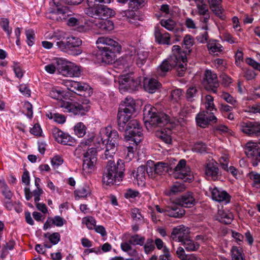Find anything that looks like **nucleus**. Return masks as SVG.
<instances>
[{"mask_svg": "<svg viewBox=\"0 0 260 260\" xmlns=\"http://www.w3.org/2000/svg\"><path fill=\"white\" fill-rule=\"evenodd\" d=\"M96 43L102 61L107 64L114 62L115 52H119L121 49L119 43L111 38L105 37H100Z\"/></svg>", "mask_w": 260, "mask_h": 260, "instance_id": "obj_1", "label": "nucleus"}, {"mask_svg": "<svg viewBox=\"0 0 260 260\" xmlns=\"http://www.w3.org/2000/svg\"><path fill=\"white\" fill-rule=\"evenodd\" d=\"M124 165L119 160L116 164L109 159L104 171L103 181L107 185L114 184L122 180L124 176Z\"/></svg>", "mask_w": 260, "mask_h": 260, "instance_id": "obj_2", "label": "nucleus"}, {"mask_svg": "<svg viewBox=\"0 0 260 260\" xmlns=\"http://www.w3.org/2000/svg\"><path fill=\"white\" fill-rule=\"evenodd\" d=\"M59 107L64 112H69L75 115L83 116L89 111L90 108L89 100L85 99L83 102L61 101Z\"/></svg>", "mask_w": 260, "mask_h": 260, "instance_id": "obj_3", "label": "nucleus"}, {"mask_svg": "<svg viewBox=\"0 0 260 260\" xmlns=\"http://www.w3.org/2000/svg\"><path fill=\"white\" fill-rule=\"evenodd\" d=\"M145 121L147 126V123L153 126H160L169 121V116L162 112H159L154 107L148 106L144 111Z\"/></svg>", "mask_w": 260, "mask_h": 260, "instance_id": "obj_4", "label": "nucleus"}, {"mask_svg": "<svg viewBox=\"0 0 260 260\" xmlns=\"http://www.w3.org/2000/svg\"><path fill=\"white\" fill-rule=\"evenodd\" d=\"M148 57V52L132 48L128 54L121 58L120 61L125 68L131 66L134 61L138 67H141L145 63Z\"/></svg>", "mask_w": 260, "mask_h": 260, "instance_id": "obj_5", "label": "nucleus"}, {"mask_svg": "<svg viewBox=\"0 0 260 260\" xmlns=\"http://www.w3.org/2000/svg\"><path fill=\"white\" fill-rule=\"evenodd\" d=\"M125 126V138L127 141H133L136 146L142 139V131L139 122L136 119H132L127 122Z\"/></svg>", "mask_w": 260, "mask_h": 260, "instance_id": "obj_6", "label": "nucleus"}, {"mask_svg": "<svg viewBox=\"0 0 260 260\" xmlns=\"http://www.w3.org/2000/svg\"><path fill=\"white\" fill-rule=\"evenodd\" d=\"M173 176L175 179L183 180L185 182H191L193 179L191 169L186 165L184 159H181L174 168Z\"/></svg>", "mask_w": 260, "mask_h": 260, "instance_id": "obj_7", "label": "nucleus"}, {"mask_svg": "<svg viewBox=\"0 0 260 260\" xmlns=\"http://www.w3.org/2000/svg\"><path fill=\"white\" fill-rule=\"evenodd\" d=\"M85 13L90 17L95 19H107L115 15V11L106 6L99 4L92 8H87Z\"/></svg>", "mask_w": 260, "mask_h": 260, "instance_id": "obj_8", "label": "nucleus"}, {"mask_svg": "<svg viewBox=\"0 0 260 260\" xmlns=\"http://www.w3.org/2000/svg\"><path fill=\"white\" fill-rule=\"evenodd\" d=\"M84 159L82 165L83 173L88 175L93 173L95 170L97 161V150L91 148L87 152L83 153Z\"/></svg>", "mask_w": 260, "mask_h": 260, "instance_id": "obj_9", "label": "nucleus"}, {"mask_svg": "<svg viewBox=\"0 0 260 260\" xmlns=\"http://www.w3.org/2000/svg\"><path fill=\"white\" fill-rule=\"evenodd\" d=\"M132 75L126 74L120 77L119 89L122 93L129 90H135L140 85V79Z\"/></svg>", "mask_w": 260, "mask_h": 260, "instance_id": "obj_10", "label": "nucleus"}, {"mask_svg": "<svg viewBox=\"0 0 260 260\" xmlns=\"http://www.w3.org/2000/svg\"><path fill=\"white\" fill-rule=\"evenodd\" d=\"M83 0H60L56 2V9L54 11H52L53 13L60 14L62 15V19H66L67 17L72 15L73 12L71 10L70 7L66 4L70 3L71 5H79L81 4Z\"/></svg>", "mask_w": 260, "mask_h": 260, "instance_id": "obj_11", "label": "nucleus"}, {"mask_svg": "<svg viewBox=\"0 0 260 260\" xmlns=\"http://www.w3.org/2000/svg\"><path fill=\"white\" fill-rule=\"evenodd\" d=\"M68 89L84 97H88L92 93V88L86 83L75 81L67 82Z\"/></svg>", "mask_w": 260, "mask_h": 260, "instance_id": "obj_12", "label": "nucleus"}, {"mask_svg": "<svg viewBox=\"0 0 260 260\" xmlns=\"http://www.w3.org/2000/svg\"><path fill=\"white\" fill-rule=\"evenodd\" d=\"M203 83L207 90L216 93L219 83L216 74L206 70L204 73Z\"/></svg>", "mask_w": 260, "mask_h": 260, "instance_id": "obj_13", "label": "nucleus"}, {"mask_svg": "<svg viewBox=\"0 0 260 260\" xmlns=\"http://www.w3.org/2000/svg\"><path fill=\"white\" fill-rule=\"evenodd\" d=\"M197 124L198 126L205 128L211 123H216L217 118L213 112L203 111L199 113L196 117Z\"/></svg>", "mask_w": 260, "mask_h": 260, "instance_id": "obj_14", "label": "nucleus"}, {"mask_svg": "<svg viewBox=\"0 0 260 260\" xmlns=\"http://www.w3.org/2000/svg\"><path fill=\"white\" fill-rule=\"evenodd\" d=\"M52 135L56 141L61 144L74 146L76 144V141L73 137L57 127L52 129Z\"/></svg>", "mask_w": 260, "mask_h": 260, "instance_id": "obj_15", "label": "nucleus"}, {"mask_svg": "<svg viewBox=\"0 0 260 260\" xmlns=\"http://www.w3.org/2000/svg\"><path fill=\"white\" fill-rule=\"evenodd\" d=\"M240 130L249 136H258L260 135V125L258 122L246 120L240 122Z\"/></svg>", "mask_w": 260, "mask_h": 260, "instance_id": "obj_16", "label": "nucleus"}, {"mask_svg": "<svg viewBox=\"0 0 260 260\" xmlns=\"http://www.w3.org/2000/svg\"><path fill=\"white\" fill-rule=\"evenodd\" d=\"M81 73V67L74 63H70L69 64H65V61L61 66V70L60 74L66 77H79Z\"/></svg>", "mask_w": 260, "mask_h": 260, "instance_id": "obj_17", "label": "nucleus"}, {"mask_svg": "<svg viewBox=\"0 0 260 260\" xmlns=\"http://www.w3.org/2000/svg\"><path fill=\"white\" fill-rule=\"evenodd\" d=\"M172 239L182 243L189 237V230L183 225H181L173 229L171 234Z\"/></svg>", "mask_w": 260, "mask_h": 260, "instance_id": "obj_18", "label": "nucleus"}, {"mask_svg": "<svg viewBox=\"0 0 260 260\" xmlns=\"http://www.w3.org/2000/svg\"><path fill=\"white\" fill-rule=\"evenodd\" d=\"M66 44L69 50V53L73 55H78L82 53L80 46L82 44V41L79 38L70 37L66 39Z\"/></svg>", "mask_w": 260, "mask_h": 260, "instance_id": "obj_19", "label": "nucleus"}, {"mask_svg": "<svg viewBox=\"0 0 260 260\" xmlns=\"http://www.w3.org/2000/svg\"><path fill=\"white\" fill-rule=\"evenodd\" d=\"M154 35L155 41L159 44L167 45L171 44L170 34L159 27L156 26L155 27Z\"/></svg>", "mask_w": 260, "mask_h": 260, "instance_id": "obj_20", "label": "nucleus"}, {"mask_svg": "<svg viewBox=\"0 0 260 260\" xmlns=\"http://www.w3.org/2000/svg\"><path fill=\"white\" fill-rule=\"evenodd\" d=\"M260 144V140H259ZM245 153L247 156L260 161V149L258 146L253 142H248L245 147Z\"/></svg>", "mask_w": 260, "mask_h": 260, "instance_id": "obj_21", "label": "nucleus"}, {"mask_svg": "<svg viewBox=\"0 0 260 260\" xmlns=\"http://www.w3.org/2000/svg\"><path fill=\"white\" fill-rule=\"evenodd\" d=\"M211 192L212 199L218 202H225V203H230L231 201L230 195L224 190H221L217 187L210 188Z\"/></svg>", "mask_w": 260, "mask_h": 260, "instance_id": "obj_22", "label": "nucleus"}, {"mask_svg": "<svg viewBox=\"0 0 260 260\" xmlns=\"http://www.w3.org/2000/svg\"><path fill=\"white\" fill-rule=\"evenodd\" d=\"M205 175L207 179L212 181L218 180L221 177V172L218 167L213 164H209L207 165Z\"/></svg>", "mask_w": 260, "mask_h": 260, "instance_id": "obj_23", "label": "nucleus"}, {"mask_svg": "<svg viewBox=\"0 0 260 260\" xmlns=\"http://www.w3.org/2000/svg\"><path fill=\"white\" fill-rule=\"evenodd\" d=\"M167 215L175 217L181 218L185 213L183 207L180 204H173L167 207Z\"/></svg>", "mask_w": 260, "mask_h": 260, "instance_id": "obj_24", "label": "nucleus"}, {"mask_svg": "<svg viewBox=\"0 0 260 260\" xmlns=\"http://www.w3.org/2000/svg\"><path fill=\"white\" fill-rule=\"evenodd\" d=\"M133 114H128V111L119 109L117 114L118 128L120 131H123L127 122L131 118Z\"/></svg>", "mask_w": 260, "mask_h": 260, "instance_id": "obj_25", "label": "nucleus"}, {"mask_svg": "<svg viewBox=\"0 0 260 260\" xmlns=\"http://www.w3.org/2000/svg\"><path fill=\"white\" fill-rule=\"evenodd\" d=\"M210 8L216 15L221 19H223L224 16L222 15L223 9L221 6L222 0H207Z\"/></svg>", "mask_w": 260, "mask_h": 260, "instance_id": "obj_26", "label": "nucleus"}, {"mask_svg": "<svg viewBox=\"0 0 260 260\" xmlns=\"http://www.w3.org/2000/svg\"><path fill=\"white\" fill-rule=\"evenodd\" d=\"M160 86L161 84L156 79L145 78L144 80V88L149 93H153L155 92Z\"/></svg>", "mask_w": 260, "mask_h": 260, "instance_id": "obj_27", "label": "nucleus"}, {"mask_svg": "<svg viewBox=\"0 0 260 260\" xmlns=\"http://www.w3.org/2000/svg\"><path fill=\"white\" fill-rule=\"evenodd\" d=\"M94 25L102 33L110 31L114 28L113 22L107 19H98L95 21Z\"/></svg>", "mask_w": 260, "mask_h": 260, "instance_id": "obj_28", "label": "nucleus"}, {"mask_svg": "<svg viewBox=\"0 0 260 260\" xmlns=\"http://www.w3.org/2000/svg\"><path fill=\"white\" fill-rule=\"evenodd\" d=\"M173 55L171 57L170 61L182 60L183 62H187L186 52L181 51V47L179 45H174L172 47Z\"/></svg>", "mask_w": 260, "mask_h": 260, "instance_id": "obj_29", "label": "nucleus"}, {"mask_svg": "<svg viewBox=\"0 0 260 260\" xmlns=\"http://www.w3.org/2000/svg\"><path fill=\"white\" fill-rule=\"evenodd\" d=\"M196 201L193 193L187 192L182 195L179 200V203L183 207L189 208L196 204Z\"/></svg>", "mask_w": 260, "mask_h": 260, "instance_id": "obj_30", "label": "nucleus"}, {"mask_svg": "<svg viewBox=\"0 0 260 260\" xmlns=\"http://www.w3.org/2000/svg\"><path fill=\"white\" fill-rule=\"evenodd\" d=\"M103 133L107 137L108 142L118 144L119 137L116 130H113L111 126H107L103 130Z\"/></svg>", "mask_w": 260, "mask_h": 260, "instance_id": "obj_31", "label": "nucleus"}, {"mask_svg": "<svg viewBox=\"0 0 260 260\" xmlns=\"http://www.w3.org/2000/svg\"><path fill=\"white\" fill-rule=\"evenodd\" d=\"M146 167L141 166L137 169L136 171L133 173L134 177L136 179L138 185H142L144 183L146 174Z\"/></svg>", "mask_w": 260, "mask_h": 260, "instance_id": "obj_32", "label": "nucleus"}, {"mask_svg": "<svg viewBox=\"0 0 260 260\" xmlns=\"http://www.w3.org/2000/svg\"><path fill=\"white\" fill-rule=\"evenodd\" d=\"M135 102L131 98H126L121 103L119 109L128 111V114H133L135 111Z\"/></svg>", "mask_w": 260, "mask_h": 260, "instance_id": "obj_33", "label": "nucleus"}, {"mask_svg": "<svg viewBox=\"0 0 260 260\" xmlns=\"http://www.w3.org/2000/svg\"><path fill=\"white\" fill-rule=\"evenodd\" d=\"M94 137L92 136L88 139L83 140L78 145L76 149V152L81 153L82 151L84 152H87L93 147H90L92 146L93 144Z\"/></svg>", "mask_w": 260, "mask_h": 260, "instance_id": "obj_34", "label": "nucleus"}, {"mask_svg": "<svg viewBox=\"0 0 260 260\" xmlns=\"http://www.w3.org/2000/svg\"><path fill=\"white\" fill-rule=\"evenodd\" d=\"M173 61L165 60L162 62L157 70V74L158 76L164 77L166 73L170 71L173 66Z\"/></svg>", "mask_w": 260, "mask_h": 260, "instance_id": "obj_35", "label": "nucleus"}, {"mask_svg": "<svg viewBox=\"0 0 260 260\" xmlns=\"http://www.w3.org/2000/svg\"><path fill=\"white\" fill-rule=\"evenodd\" d=\"M208 49L210 53L218 55L223 51V46L217 40L210 41L207 44Z\"/></svg>", "mask_w": 260, "mask_h": 260, "instance_id": "obj_36", "label": "nucleus"}, {"mask_svg": "<svg viewBox=\"0 0 260 260\" xmlns=\"http://www.w3.org/2000/svg\"><path fill=\"white\" fill-rule=\"evenodd\" d=\"M136 10L132 9L122 11L120 12V14L124 18V19H125L130 23H134V21L139 19V16L136 12Z\"/></svg>", "mask_w": 260, "mask_h": 260, "instance_id": "obj_37", "label": "nucleus"}, {"mask_svg": "<svg viewBox=\"0 0 260 260\" xmlns=\"http://www.w3.org/2000/svg\"><path fill=\"white\" fill-rule=\"evenodd\" d=\"M64 63V60L61 58H57L56 60L55 63L48 64L45 67V71L50 74H54L56 70L60 73V71L61 70V66Z\"/></svg>", "mask_w": 260, "mask_h": 260, "instance_id": "obj_38", "label": "nucleus"}, {"mask_svg": "<svg viewBox=\"0 0 260 260\" xmlns=\"http://www.w3.org/2000/svg\"><path fill=\"white\" fill-rule=\"evenodd\" d=\"M186 188V186L183 183L176 182L171 186L168 195H176L184 191Z\"/></svg>", "mask_w": 260, "mask_h": 260, "instance_id": "obj_39", "label": "nucleus"}, {"mask_svg": "<svg viewBox=\"0 0 260 260\" xmlns=\"http://www.w3.org/2000/svg\"><path fill=\"white\" fill-rule=\"evenodd\" d=\"M218 215L219 217L220 218V221L225 224L231 223L234 218L233 214L231 212L223 210H219Z\"/></svg>", "mask_w": 260, "mask_h": 260, "instance_id": "obj_40", "label": "nucleus"}, {"mask_svg": "<svg viewBox=\"0 0 260 260\" xmlns=\"http://www.w3.org/2000/svg\"><path fill=\"white\" fill-rule=\"evenodd\" d=\"M194 44V40L192 36L190 35H186L184 37L183 41V47L186 49L185 51L187 54H189L192 51V47Z\"/></svg>", "mask_w": 260, "mask_h": 260, "instance_id": "obj_41", "label": "nucleus"}, {"mask_svg": "<svg viewBox=\"0 0 260 260\" xmlns=\"http://www.w3.org/2000/svg\"><path fill=\"white\" fill-rule=\"evenodd\" d=\"M169 165L168 163L163 162H157L154 167V174L161 175L165 173H167L169 170Z\"/></svg>", "mask_w": 260, "mask_h": 260, "instance_id": "obj_42", "label": "nucleus"}, {"mask_svg": "<svg viewBox=\"0 0 260 260\" xmlns=\"http://www.w3.org/2000/svg\"><path fill=\"white\" fill-rule=\"evenodd\" d=\"M196 4L198 9L197 13L199 15H206L207 13H210L208 6L206 4L205 0H197Z\"/></svg>", "mask_w": 260, "mask_h": 260, "instance_id": "obj_43", "label": "nucleus"}, {"mask_svg": "<svg viewBox=\"0 0 260 260\" xmlns=\"http://www.w3.org/2000/svg\"><path fill=\"white\" fill-rule=\"evenodd\" d=\"M182 244L188 251H196L199 248V244L194 243L189 237L183 242Z\"/></svg>", "mask_w": 260, "mask_h": 260, "instance_id": "obj_44", "label": "nucleus"}, {"mask_svg": "<svg viewBox=\"0 0 260 260\" xmlns=\"http://www.w3.org/2000/svg\"><path fill=\"white\" fill-rule=\"evenodd\" d=\"M250 180L252 181V186L256 188H260V174L252 171L248 174Z\"/></svg>", "mask_w": 260, "mask_h": 260, "instance_id": "obj_45", "label": "nucleus"}, {"mask_svg": "<svg viewBox=\"0 0 260 260\" xmlns=\"http://www.w3.org/2000/svg\"><path fill=\"white\" fill-rule=\"evenodd\" d=\"M205 101L206 111H208L209 112L217 111V109L215 108L214 104V99L212 96L210 95H206Z\"/></svg>", "mask_w": 260, "mask_h": 260, "instance_id": "obj_46", "label": "nucleus"}, {"mask_svg": "<svg viewBox=\"0 0 260 260\" xmlns=\"http://www.w3.org/2000/svg\"><path fill=\"white\" fill-rule=\"evenodd\" d=\"M145 238L144 237L141 236L138 234L131 236L128 240V242L134 245L143 246L145 243Z\"/></svg>", "mask_w": 260, "mask_h": 260, "instance_id": "obj_47", "label": "nucleus"}, {"mask_svg": "<svg viewBox=\"0 0 260 260\" xmlns=\"http://www.w3.org/2000/svg\"><path fill=\"white\" fill-rule=\"evenodd\" d=\"M44 236L48 238L52 245L57 244L60 240V235L59 233L57 232L52 234L47 233L44 235Z\"/></svg>", "mask_w": 260, "mask_h": 260, "instance_id": "obj_48", "label": "nucleus"}, {"mask_svg": "<svg viewBox=\"0 0 260 260\" xmlns=\"http://www.w3.org/2000/svg\"><path fill=\"white\" fill-rule=\"evenodd\" d=\"M191 149L193 152L203 153L207 152V147L205 143L200 141L196 143Z\"/></svg>", "mask_w": 260, "mask_h": 260, "instance_id": "obj_49", "label": "nucleus"}, {"mask_svg": "<svg viewBox=\"0 0 260 260\" xmlns=\"http://www.w3.org/2000/svg\"><path fill=\"white\" fill-rule=\"evenodd\" d=\"M198 93V90L196 87L190 86L186 92V98L188 101L192 102L194 98L197 97Z\"/></svg>", "mask_w": 260, "mask_h": 260, "instance_id": "obj_50", "label": "nucleus"}, {"mask_svg": "<svg viewBox=\"0 0 260 260\" xmlns=\"http://www.w3.org/2000/svg\"><path fill=\"white\" fill-rule=\"evenodd\" d=\"M86 127L82 122H79L74 126V132L78 137H83L86 134Z\"/></svg>", "mask_w": 260, "mask_h": 260, "instance_id": "obj_51", "label": "nucleus"}, {"mask_svg": "<svg viewBox=\"0 0 260 260\" xmlns=\"http://www.w3.org/2000/svg\"><path fill=\"white\" fill-rule=\"evenodd\" d=\"M160 25L169 31H173L176 26V23L172 19L161 20Z\"/></svg>", "mask_w": 260, "mask_h": 260, "instance_id": "obj_52", "label": "nucleus"}, {"mask_svg": "<svg viewBox=\"0 0 260 260\" xmlns=\"http://www.w3.org/2000/svg\"><path fill=\"white\" fill-rule=\"evenodd\" d=\"M232 260H244L241 248L233 247L231 249Z\"/></svg>", "mask_w": 260, "mask_h": 260, "instance_id": "obj_53", "label": "nucleus"}, {"mask_svg": "<svg viewBox=\"0 0 260 260\" xmlns=\"http://www.w3.org/2000/svg\"><path fill=\"white\" fill-rule=\"evenodd\" d=\"M175 63H173V66L177 68V70L179 76L182 77L183 76L184 73L186 70V62H183L182 60H173Z\"/></svg>", "mask_w": 260, "mask_h": 260, "instance_id": "obj_54", "label": "nucleus"}, {"mask_svg": "<svg viewBox=\"0 0 260 260\" xmlns=\"http://www.w3.org/2000/svg\"><path fill=\"white\" fill-rule=\"evenodd\" d=\"M90 193V189L87 186H83L75 191V196L79 198H85Z\"/></svg>", "mask_w": 260, "mask_h": 260, "instance_id": "obj_55", "label": "nucleus"}, {"mask_svg": "<svg viewBox=\"0 0 260 260\" xmlns=\"http://www.w3.org/2000/svg\"><path fill=\"white\" fill-rule=\"evenodd\" d=\"M82 223L85 224L89 230H93L96 226V220L92 216H87L82 218Z\"/></svg>", "mask_w": 260, "mask_h": 260, "instance_id": "obj_56", "label": "nucleus"}, {"mask_svg": "<svg viewBox=\"0 0 260 260\" xmlns=\"http://www.w3.org/2000/svg\"><path fill=\"white\" fill-rule=\"evenodd\" d=\"M220 96L226 102L232 106L236 107L237 105V101L230 93L226 92H222Z\"/></svg>", "mask_w": 260, "mask_h": 260, "instance_id": "obj_57", "label": "nucleus"}, {"mask_svg": "<svg viewBox=\"0 0 260 260\" xmlns=\"http://www.w3.org/2000/svg\"><path fill=\"white\" fill-rule=\"evenodd\" d=\"M0 26L3 29L7 34L8 36L10 37L12 30L9 28V21L8 18H2L0 20Z\"/></svg>", "mask_w": 260, "mask_h": 260, "instance_id": "obj_58", "label": "nucleus"}, {"mask_svg": "<svg viewBox=\"0 0 260 260\" xmlns=\"http://www.w3.org/2000/svg\"><path fill=\"white\" fill-rule=\"evenodd\" d=\"M146 0H129L128 7L131 9L138 10L144 5Z\"/></svg>", "mask_w": 260, "mask_h": 260, "instance_id": "obj_59", "label": "nucleus"}, {"mask_svg": "<svg viewBox=\"0 0 260 260\" xmlns=\"http://www.w3.org/2000/svg\"><path fill=\"white\" fill-rule=\"evenodd\" d=\"M144 249L146 254H149L155 249L154 241L152 239H148L146 243L144 244Z\"/></svg>", "mask_w": 260, "mask_h": 260, "instance_id": "obj_60", "label": "nucleus"}, {"mask_svg": "<svg viewBox=\"0 0 260 260\" xmlns=\"http://www.w3.org/2000/svg\"><path fill=\"white\" fill-rule=\"evenodd\" d=\"M156 136L166 143L169 144L171 142V136L163 131L156 132Z\"/></svg>", "mask_w": 260, "mask_h": 260, "instance_id": "obj_61", "label": "nucleus"}, {"mask_svg": "<svg viewBox=\"0 0 260 260\" xmlns=\"http://www.w3.org/2000/svg\"><path fill=\"white\" fill-rule=\"evenodd\" d=\"M233 107L225 104L221 103L219 105V110L223 116L232 111Z\"/></svg>", "mask_w": 260, "mask_h": 260, "instance_id": "obj_62", "label": "nucleus"}, {"mask_svg": "<svg viewBox=\"0 0 260 260\" xmlns=\"http://www.w3.org/2000/svg\"><path fill=\"white\" fill-rule=\"evenodd\" d=\"M48 117L50 119H53L54 121L60 124H62L66 121V117L59 113H54L53 114L50 113V116L48 115Z\"/></svg>", "mask_w": 260, "mask_h": 260, "instance_id": "obj_63", "label": "nucleus"}, {"mask_svg": "<svg viewBox=\"0 0 260 260\" xmlns=\"http://www.w3.org/2000/svg\"><path fill=\"white\" fill-rule=\"evenodd\" d=\"M25 35L27 39V44L28 46H31L34 43L35 33L32 29L25 30Z\"/></svg>", "mask_w": 260, "mask_h": 260, "instance_id": "obj_64", "label": "nucleus"}]
</instances>
